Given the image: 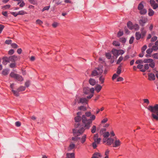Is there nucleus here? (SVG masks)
<instances>
[{
  "instance_id": "nucleus-20",
  "label": "nucleus",
  "mask_w": 158,
  "mask_h": 158,
  "mask_svg": "<svg viewBox=\"0 0 158 158\" xmlns=\"http://www.w3.org/2000/svg\"><path fill=\"white\" fill-rule=\"evenodd\" d=\"M144 3V2L142 1L139 4L138 7V9L139 10H140L143 9L144 6L143 4Z\"/></svg>"
},
{
  "instance_id": "nucleus-39",
  "label": "nucleus",
  "mask_w": 158,
  "mask_h": 158,
  "mask_svg": "<svg viewBox=\"0 0 158 158\" xmlns=\"http://www.w3.org/2000/svg\"><path fill=\"white\" fill-rule=\"evenodd\" d=\"M12 92L13 93L14 95L16 96H19V92L17 90V91H15L13 89L11 90Z\"/></svg>"
},
{
  "instance_id": "nucleus-38",
  "label": "nucleus",
  "mask_w": 158,
  "mask_h": 158,
  "mask_svg": "<svg viewBox=\"0 0 158 158\" xmlns=\"http://www.w3.org/2000/svg\"><path fill=\"white\" fill-rule=\"evenodd\" d=\"M123 60V56H120L116 64H119Z\"/></svg>"
},
{
  "instance_id": "nucleus-37",
  "label": "nucleus",
  "mask_w": 158,
  "mask_h": 158,
  "mask_svg": "<svg viewBox=\"0 0 158 158\" xmlns=\"http://www.w3.org/2000/svg\"><path fill=\"white\" fill-rule=\"evenodd\" d=\"M92 75L93 76H96L99 74L98 73L97 71L95 69L92 71Z\"/></svg>"
},
{
  "instance_id": "nucleus-10",
  "label": "nucleus",
  "mask_w": 158,
  "mask_h": 158,
  "mask_svg": "<svg viewBox=\"0 0 158 158\" xmlns=\"http://www.w3.org/2000/svg\"><path fill=\"white\" fill-rule=\"evenodd\" d=\"M102 156L99 152H95L91 158H101Z\"/></svg>"
},
{
  "instance_id": "nucleus-1",
  "label": "nucleus",
  "mask_w": 158,
  "mask_h": 158,
  "mask_svg": "<svg viewBox=\"0 0 158 158\" xmlns=\"http://www.w3.org/2000/svg\"><path fill=\"white\" fill-rule=\"evenodd\" d=\"M106 143V144L108 146L112 145V146L114 148L119 147L122 144L121 141L117 138H115L114 139L111 138H108Z\"/></svg>"
},
{
  "instance_id": "nucleus-53",
  "label": "nucleus",
  "mask_w": 158,
  "mask_h": 158,
  "mask_svg": "<svg viewBox=\"0 0 158 158\" xmlns=\"http://www.w3.org/2000/svg\"><path fill=\"white\" fill-rule=\"evenodd\" d=\"M152 57L155 59H158V53H154L152 55Z\"/></svg>"
},
{
  "instance_id": "nucleus-42",
  "label": "nucleus",
  "mask_w": 158,
  "mask_h": 158,
  "mask_svg": "<svg viewBox=\"0 0 158 158\" xmlns=\"http://www.w3.org/2000/svg\"><path fill=\"white\" fill-rule=\"evenodd\" d=\"M149 63V65L151 67L153 68L155 67V64L153 60L152 61H151Z\"/></svg>"
},
{
  "instance_id": "nucleus-26",
  "label": "nucleus",
  "mask_w": 158,
  "mask_h": 158,
  "mask_svg": "<svg viewBox=\"0 0 158 158\" xmlns=\"http://www.w3.org/2000/svg\"><path fill=\"white\" fill-rule=\"evenodd\" d=\"M74 119L75 122H78L81 121L82 118L80 116H77L74 118Z\"/></svg>"
},
{
  "instance_id": "nucleus-51",
  "label": "nucleus",
  "mask_w": 158,
  "mask_h": 158,
  "mask_svg": "<svg viewBox=\"0 0 158 158\" xmlns=\"http://www.w3.org/2000/svg\"><path fill=\"white\" fill-rule=\"evenodd\" d=\"M36 23L39 25H41L43 24V22L40 19H37L36 21Z\"/></svg>"
},
{
  "instance_id": "nucleus-60",
  "label": "nucleus",
  "mask_w": 158,
  "mask_h": 158,
  "mask_svg": "<svg viewBox=\"0 0 158 158\" xmlns=\"http://www.w3.org/2000/svg\"><path fill=\"white\" fill-rule=\"evenodd\" d=\"M4 26L2 24H0V34L1 33L3 30L4 28Z\"/></svg>"
},
{
  "instance_id": "nucleus-23",
  "label": "nucleus",
  "mask_w": 158,
  "mask_h": 158,
  "mask_svg": "<svg viewBox=\"0 0 158 158\" xmlns=\"http://www.w3.org/2000/svg\"><path fill=\"white\" fill-rule=\"evenodd\" d=\"M87 100L85 98H81L80 99L79 101H78V103H86L87 102Z\"/></svg>"
},
{
  "instance_id": "nucleus-27",
  "label": "nucleus",
  "mask_w": 158,
  "mask_h": 158,
  "mask_svg": "<svg viewBox=\"0 0 158 158\" xmlns=\"http://www.w3.org/2000/svg\"><path fill=\"white\" fill-rule=\"evenodd\" d=\"M133 29H134L135 30L137 31L139 30V25L137 24H135L133 26V27H132Z\"/></svg>"
},
{
  "instance_id": "nucleus-16",
  "label": "nucleus",
  "mask_w": 158,
  "mask_h": 158,
  "mask_svg": "<svg viewBox=\"0 0 158 158\" xmlns=\"http://www.w3.org/2000/svg\"><path fill=\"white\" fill-rule=\"evenodd\" d=\"M136 39L138 40H139L141 38H142V35L139 32H136L135 34Z\"/></svg>"
},
{
  "instance_id": "nucleus-63",
  "label": "nucleus",
  "mask_w": 158,
  "mask_h": 158,
  "mask_svg": "<svg viewBox=\"0 0 158 158\" xmlns=\"http://www.w3.org/2000/svg\"><path fill=\"white\" fill-rule=\"evenodd\" d=\"M14 51L13 49H10L8 52V54L10 55H12L14 54Z\"/></svg>"
},
{
  "instance_id": "nucleus-2",
  "label": "nucleus",
  "mask_w": 158,
  "mask_h": 158,
  "mask_svg": "<svg viewBox=\"0 0 158 158\" xmlns=\"http://www.w3.org/2000/svg\"><path fill=\"white\" fill-rule=\"evenodd\" d=\"M148 109L151 112L155 113H152V115L153 119L158 121V104H156L153 106H148Z\"/></svg>"
},
{
  "instance_id": "nucleus-46",
  "label": "nucleus",
  "mask_w": 158,
  "mask_h": 158,
  "mask_svg": "<svg viewBox=\"0 0 158 158\" xmlns=\"http://www.w3.org/2000/svg\"><path fill=\"white\" fill-rule=\"evenodd\" d=\"M106 56L107 59H110L111 58V55L110 53H106Z\"/></svg>"
},
{
  "instance_id": "nucleus-14",
  "label": "nucleus",
  "mask_w": 158,
  "mask_h": 158,
  "mask_svg": "<svg viewBox=\"0 0 158 158\" xmlns=\"http://www.w3.org/2000/svg\"><path fill=\"white\" fill-rule=\"evenodd\" d=\"M141 34L142 35V38L144 37L146 34V31L144 27H142L141 29Z\"/></svg>"
},
{
  "instance_id": "nucleus-8",
  "label": "nucleus",
  "mask_w": 158,
  "mask_h": 158,
  "mask_svg": "<svg viewBox=\"0 0 158 158\" xmlns=\"http://www.w3.org/2000/svg\"><path fill=\"white\" fill-rule=\"evenodd\" d=\"M150 3L151 6L154 9H156L158 8V4L156 3L154 0H150Z\"/></svg>"
},
{
  "instance_id": "nucleus-62",
  "label": "nucleus",
  "mask_w": 158,
  "mask_h": 158,
  "mask_svg": "<svg viewBox=\"0 0 158 158\" xmlns=\"http://www.w3.org/2000/svg\"><path fill=\"white\" fill-rule=\"evenodd\" d=\"M110 151L108 149H107L105 153V156H109L108 155Z\"/></svg>"
},
{
  "instance_id": "nucleus-32",
  "label": "nucleus",
  "mask_w": 158,
  "mask_h": 158,
  "mask_svg": "<svg viewBox=\"0 0 158 158\" xmlns=\"http://www.w3.org/2000/svg\"><path fill=\"white\" fill-rule=\"evenodd\" d=\"M122 65H120L118 68L117 73L118 75H119L121 73Z\"/></svg>"
},
{
  "instance_id": "nucleus-12",
  "label": "nucleus",
  "mask_w": 158,
  "mask_h": 158,
  "mask_svg": "<svg viewBox=\"0 0 158 158\" xmlns=\"http://www.w3.org/2000/svg\"><path fill=\"white\" fill-rule=\"evenodd\" d=\"M102 88V87L100 85H97L95 87V89L97 93H99Z\"/></svg>"
},
{
  "instance_id": "nucleus-6",
  "label": "nucleus",
  "mask_w": 158,
  "mask_h": 158,
  "mask_svg": "<svg viewBox=\"0 0 158 158\" xmlns=\"http://www.w3.org/2000/svg\"><path fill=\"white\" fill-rule=\"evenodd\" d=\"M85 129L83 127H81L78 130L74 129L73 131L75 136H78L83 134Z\"/></svg>"
},
{
  "instance_id": "nucleus-50",
  "label": "nucleus",
  "mask_w": 158,
  "mask_h": 158,
  "mask_svg": "<svg viewBox=\"0 0 158 158\" xmlns=\"http://www.w3.org/2000/svg\"><path fill=\"white\" fill-rule=\"evenodd\" d=\"M12 48H16L18 47V45L15 43H13L11 44Z\"/></svg>"
},
{
  "instance_id": "nucleus-15",
  "label": "nucleus",
  "mask_w": 158,
  "mask_h": 158,
  "mask_svg": "<svg viewBox=\"0 0 158 158\" xmlns=\"http://www.w3.org/2000/svg\"><path fill=\"white\" fill-rule=\"evenodd\" d=\"M148 79L150 80H154L155 79L154 75L152 73H150L148 74Z\"/></svg>"
},
{
  "instance_id": "nucleus-7",
  "label": "nucleus",
  "mask_w": 158,
  "mask_h": 158,
  "mask_svg": "<svg viewBox=\"0 0 158 158\" xmlns=\"http://www.w3.org/2000/svg\"><path fill=\"white\" fill-rule=\"evenodd\" d=\"M9 60L11 62H15L18 60L20 59V57H18L17 56L14 55L9 57Z\"/></svg>"
},
{
  "instance_id": "nucleus-13",
  "label": "nucleus",
  "mask_w": 158,
  "mask_h": 158,
  "mask_svg": "<svg viewBox=\"0 0 158 158\" xmlns=\"http://www.w3.org/2000/svg\"><path fill=\"white\" fill-rule=\"evenodd\" d=\"M103 66H99L98 67L96 68V69L99 75H101L103 72V70H102Z\"/></svg>"
},
{
  "instance_id": "nucleus-25",
  "label": "nucleus",
  "mask_w": 158,
  "mask_h": 158,
  "mask_svg": "<svg viewBox=\"0 0 158 158\" xmlns=\"http://www.w3.org/2000/svg\"><path fill=\"white\" fill-rule=\"evenodd\" d=\"M9 59V57L8 58L5 57L3 59V63L4 64L6 65L7 64V63L10 62V61Z\"/></svg>"
},
{
  "instance_id": "nucleus-52",
  "label": "nucleus",
  "mask_w": 158,
  "mask_h": 158,
  "mask_svg": "<svg viewBox=\"0 0 158 158\" xmlns=\"http://www.w3.org/2000/svg\"><path fill=\"white\" fill-rule=\"evenodd\" d=\"M101 140V139L100 138H97L96 139H95L94 140V141L97 144H98L99 143L100 141Z\"/></svg>"
},
{
  "instance_id": "nucleus-54",
  "label": "nucleus",
  "mask_w": 158,
  "mask_h": 158,
  "mask_svg": "<svg viewBox=\"0 0 158 158\" xmlns=\"http://www.w3.org/2000/svg\"><path fill=\"white\" fill-rule=\"evenodd\" d=\"M143 102L145 103H146L147 105H148L149 103V101L148 99H143Z\"/></svg>"
},
{
  "instance_id": "nucleus-55",
  "label": "nucleus",
  "mask_w": 158,
  "mask_h": 158,
  "mask_svg": "<svg viewBox=\"0 0 158 158\" xmlns=\"http://www.w3.org/2000/svg\"><path fill=\"white\" fill-rule=\"evenodd\" d=\"M118 51L119 55H123L125 52L122 49L118 50Z\"/></svg>"
},
{
  "instance_id": "nucleus-31",
  "label": "nucleus",
  "mask_w": 158,
  "mask_h": 158,
  "mask_svg": "<svg viewBox=\"0 0 158 158\" xmlns=\"http://www.w3.org/2000/svg\"><path fill=\"white\" fill-rule=\"evenodd\" d=\"M25 89V87L23 86H21L19 87L17 89L18 92H21L24 91Z\"/></svg>"
},
{
  "instance_id": "nucleus-61",
  "label": "nucleus",
  "mask_w": 158,
  "mask_h": 158,
  "mask_svg": "<svg viewBox=\"0 0 158 158\" xmlns=\"http://www.w3.org/2000/svg\"><path fill=\"white\" fill-rule=\"evenodd\" d=\"M90 120H91V121L94 120L95 119L96 117L94 115H91L90 117Z\"/></svg>"
},
{
  "instance_id": "nucleus-30",
  "label": "nucleus",
  "mask_w": 158,
  "mask_h": 158,
  "mask_svg": "<svg viewBox=\"0 0 158 158\" xmlns=\"http://www.w3.org/2000/svg\"><path fill=\"white\" fill-rule=\"evenodd\" d=\"M154 11L151 9H149L148 10V14L149 16H152L154 14Z\"/></svg>"
},
{
  "instance_id": "nucleus-9",
  "label": "nucleus",
  "mask_w": 158,
  "mask_h": 158,
  "mask_svg": "<svg viewBox=\"0 0 158 158\" xmlns=\"http://www.w3.org/2000/svg\"><path fill=\"white\" fill-rule=\"evenodd\" d=\"M76 146L75 144L73 142H70L69 145V147L68 148V151H70L72 150H73L75 148Z\"/></svg>"
},
{
  "instance_id": "nucleus-4",
  "label": "nucleus",
  "mask_w": 158,
  "mask_h": 158,
  "mask_svg": "<svg viewBox=\"0 0 158 158\" xmlns=\"http://www.w3.org/2000/svg\"><path fill=\"white\" fill-rule=\"evenodd\" d=\"M94 89L93 88L89 89L88 87H85L83 89V92L86 94H90L87 97L88 99H90L94 96Z\"/></svg>"
},
{
  "instance_id": "nucleus-58",
  "label": "nucleus",
  "mask_w": 158,
  "mask_h": 158,
  "mask_svg": "<svg viewBox=\"0 0 158 158\" xmlns=\"http://www.w3.org/2000/svg\"><path fill=\"white\" fill-rule=\"evenodd\" d=\"M137 68L139 69H140V70L142 69H143V65H142V64H138L137 66Z\"/></svg>"
},
{
  "instance_id": "nucleus-28",
  "label": "nucleus",
  "mask_w": 158,
  "mask_h": 158,
  "mask_svg": "<svg viewBox=\"0 0 158 158\" xmlns=\"http://www.w3.org/2000/svg\"><path fill=\"white\" fill-rule=\"evenodd\" d=\"M15 79L20 81H23V77L21 76L18 74Z\"/></svg>"
},
{
  "instance_id": "nucleus-57",
  "label": "nucleus",
  "mask_w": 158,
  "mask_h": 158,
  "mask_svg": "<svg viewBox=\"0 0 158 158\" xmlns=\"http://www.w3.org/2000/svg\"><path fill=\"white\" fill-rule=\"evenodd\" d=\"M10 67L11 68H15L16 67V64L15 63H11L10 65Z\"/></svg>"
},
{
  "instance_id": "nucleus-21",
  "label": "nucleus",
  "mask_w": 158,
  "mask_h": 158,
  "mask_svg": "<svg viewBox=\"0 0 158 158\" xmlns=\"http://www.w3.org/2000/svg\"><path fill=\"white\" fill-rule=\"evenodd\" d=\"M127 27L130 30H132L133 25L131 21H129L127 22Z\"/></svg>"
},
{
  "instance_id": "nucleus-17",
  "label": "nucleus",
  "mask_w": 158,
  "mask_h": 158,
  "mask_svg": "<svg viewBox=\"0 0 158 158\" xmlns=\"http://www.w3.org/2000/svg\"><path fill=\"white\" fill-rule=\"evenodd\" d=\"M147 19H141L139 21V23L140 25L143 26L144 24L147 22Z\"/></svg>"
},
{
  "instance_id": "nucleus-19",
  "label": "nucleus",
  "mask_w": 158,
  "mask_h": 158,
  "mask_svg": "<svg viewBox=\"0 0 158 158\" xmlns=\"http://www.w3.org/2000/svg\"><path fill=\"white\" fill-rule=\"evenodd\" d=\"M65 158H75L74 153H67L66 154V157Z\"/></svg>"
},
{
  "instance_id": "nucleus-5",
  "label": "nucleus",
  "mask_w": 158,
  "mask_h": 158,
  "mask_svg": "<svg viewBox=\"0 0 158 158\" xmlns=\"http://www.w3.org/2000/svg\"><path fill=\"white\" fill-rule=\"evenodd\" d=\"M106 129L105 128H101L100 131V134L103 135L104 138L103 139V143H106L108 140V137L110 135V133L108 132H106Z\"/></svg>"
},
{
  "instance_id": "nucleus-41",
  "label": "nucleus",
  "mask_w": 158,
  "mask_h": 158,
  "mask_svg": "<svg viewBox=\"0 0 158 158\" xmlns=\"http://www.w3.org/2000/svg\"><path fill=\"white\" fill-rule=\"evenodd\" d=\"M96 127L95 126H93L92 127L91 131L92 133H94L96 131Z\"/></svg>"
},
{
  "instance_id": "nucleus-47",
  "label": "nucleus",
  "mask_w": 158,
  "mask_h": 158,
  "mask_svg": "<svg viewBox=\"0 0 158 158\" xmlns=\"http://www.w3.org/2000/svg\"><path fill=\"white\" fill-rule=\"evenodd\" d=\"M108 120V118H103L101 122V123H106Z\"/></svg>"
},
{
  "instance_id": "nucleus-22",
  "label": "nucleus",
  "mask_w": 158,
  "mask_h": 158,
  "mask_svg": "<svg viewBox=\"0 0 158 158\" xmlns=\"http://www.w3.org/2000/svg\"><path fill=\"white\" fill-rule=\"evenodd\" d=\"M89 83L92 85H95L96 83L95 80L92 78H90L89 80Z\"/></svg>"
},
{
  "instance_id": "nucleus-40",
  "label": "nucleus",
  "mask_w": 158,
  "mask_h": 158,
  "mask_svg": "<svg viewBox=\"0 0 158 158\" xmlns=\"http://www.w3.org/2000/svg\"><path fill=\"white\" fill-rule=\"evenodd\" d=\"M27 14V13L23 10L20 11L18 12L19 15H24Z\"/></svg>"
},
{
  "instance_id": "nucleus-3",
  "label": "nucleus",
  "mask_w": 158,
  "mask_h": 158,
  "mask_svg": "<svg viewBox=\"0 0 158 158\" xmlns=\"http://www.w3.org/2000/svg\"><path fill=\"white\" fill-rule=\"evenodd\" d=\"M82 121L85 129H89L92 124V121L90 119H87L85 115L82 116Z\"/></svg>"
},
{
  "instance_id": "nucleus-56",
  "label": "nucleus",
  "mask_w": 158,
  "mask_h": 158,
  "mask_svg": "<svg viewBox=\"0 0 158 158\" xmlns=\"http://www.w3.org/2000/svg\"><path fill=\"white\" fill-rule=\"evenodd\" d=\"M58 24L57 23L54 22L52 24V26L53 27L55 28L58 26Z\"/></svg>"
},
{
  "instance_id": "nucleus-34",
  "label": "nucleus",
  "mask_w": 158,
  "mask_h": 158,
  "mask_svg": "<svg viewBox=\"0 0 158 158\" xmlns=\"http://www.w3.org/2000/svg\"><path fill=\"white\" fill-rule=\"evenodd\" d=\"M152 61V59H146L143 60L144 63H150Z\"/></svg>"
},
{
  "instance_id": "nucleus-24",
  "label": "nucleus",
  "mask_w": 158,
  "mask_h": 158,
  "mask_svg": "<svg viewBox=\"0 0 158 158\" xmlns=\"http://www.w3.org/2000/svg\"><path fill=\"white\" fill-rule=\"evenodd\" d=\"M149 65L148 64H146L144 65V69H142L140 71L142 72H144L146 70L148 69L149 68Z\"/></svg>"
},
{
  "instance_id": "nucleus-43",
  "label": "nucleus",
  "mask_w": 158,
  "mask_h": 158,
  "mask_svg": "<svg viewBox=\"0 0 158 158\" xmlns=\"http://www.w3.org/2000/svg\"><path fill=\"white\" fill-rule=\"evenodd\" d=\"M8 71L7 69L3 70L2 71V74L4 75H6L8 74Z\"/></svg>"
},
{
  "instance_id": "nucleus-44",
  "label": "nucleus",
  "mask_w": 158,
  "mask_h": 158,
  "mask_svg": "<svg viewBox=\"0 0 158 158\" xmlns=\"http://www.w3.org/2000/svg\"><path fill=\"white\" fill-rule=\"evenodd\" d=\"M144 63L143 60H136L135 62V63L137 64H142Z\"/></svg>"
},
{
  "instance_id": "nucleus-45",
  "label": "nucleus",
  "mask_w": 158,
  "mask_h": 158,
  "mask_svg": "<svg viewBox=\"0 0 158 158\" xmlns=\"http://www.w3.org/2000/svg\"><path fill=\"white\" fill-rule=\"evenodd\" d=\"M79 110L85 111L86 110V108L83 106H81L78 107Z\"/></svg>"
},
{
  "instance_id": "nucleus-36",
  "label": "nucleus",
  "mask_w": 158,
  "mask_h": 158,
  "mask_svg": "<svg viewBox=\"0 0 158 158\" xmlns=\"http://www.w3.org/2000/svg\"><path fill=\"white\" fill-rule=\"evenodd\" d=\"M112 44L115 46H118L120 45L119 43L116 41H114L113 42Z\"/></svg>"
},
{
  "instance_id": "nucleus-33",
  "label": "nucleus",
  "mask_w": 158,
  "mask_h": 158,
  "mask_svg": "<svg viewBox=\"0 0 158 158\" xmlns=\"http://www.w3.org/2000/svg\"><path fill=\"white\" fill-rule=\"evenodd\" d=\"M99 80L101 82V84H103L104 82L105 77L102 76L100 77Z\"/></svg>"
},
{
  "instance_id": "nucleus-18",
  "label": "nucleus",
  "mask_w": 158,
  "mask_h": 158,
  "mask_svg": "<svg viewBox=\"0 0 158 158\" xmlns=\"http://www.w3.org/2000/svg\"><path fill=\"white\" fill-rule=\"evenodd\" d=\"M86 135L85 134L80 139V142L82 144H83L86 141Z\"/></svg>"
},
{
  "instance_id": "nucleus-64",
  "label": "nucleus",
  "mask_w": 158,
  "mask_h": 158,
  "mask_svg": "<svg viewBox=\"0 0 158 158\" xmlns=\"http://www.w3.org/2000/svg\"><path fill=\"white\" fill-rule=\"evenodd\" d=\"M12 41L11 40H6L5 42V44H10L11 43Z\"/></svg>"
},
{
  "instance_id": "nucleus-35",
  "label": "nucleus",
  "mask_w": 158,
  "mask_h": 158,
  "mask_svg": "<svg viewBox=\"0 0 158 158\" xmlns=\"http://www.w3.org/2000/svg\"><path fill=\"white\" fill-rule=\"evenodd\" d=\"M140 10V13L141 15L145 14L147 12V10L144 9H143Z\"/></svg>"
},
{
  "instance_id": "nucleus-59",
  "label": "nucleus",
  "mask_w": 158,
  "mask_h": 158,
  "mask_svg": "<svg viewBox=\"0 0 158 158\" xmlns=\"http://www.w3.org/2000/svg\"><path fill=\"white\" fill-rule=\"evenodd\" d=\"M134 39V37L133 36L131 37L130 38V39L129 41V43L130 44H132L133 43Z\"/></svg>"
},
{
  "instance_id": "nucleus-29",
  "label": "nucleus",
  "mask_w": 158,
  "mask_h": 158,
  "mask_svg": "<svg viewBox=\"0 0 158 158\" xmlns=\"http://www.w3.org/2000/svg\"><path fill=\"white\" fill-rule=\"evenodd\" d=\"M18 74L15 73L14 72H11L10 74V76L16 79Z\"/></svg>"
},
{
  "instance_id": "nucleus-11",
  "label": "nucleus",
  "mask_w": 158,
  "mask_h": 158,
  "mask_svg": "<svg viewBox=\"0 0 158 158\" xmlns=\"http://www.w3.org/2000/svg\"><path fill=\"white\" fill-rule=\"evenodd\" d=\"M111 52L113 55L116 57H117L119 56L118 50L113 49Z\"/></svg>"
},
{
  "instance_id": "nucleus-49",
  "label": "nucleus",
  "mask_w": 158,
  "mask_h": 158,
  "mask_svg": "<svg viewBox=\"0 0 158 158\" xmlns=\"http://www.w3.org/2000/svg\"><path fill=\"white\" fill-rule=\"evenodd\" d=\"M123 31H119L117 34V36L118 37H119L122 35H123Z\"/></svg>"
},
{
  "instance_id": "nucleus-48",
  "label": "nucleus",
  "mask_w": 158,
  "mask_h": 158,
  "mask_svg": "<svg viewBox=\"0 0 158 158\" xmlns=\"http://www.w3.org/2000/svg\"><path fill=\"white\" fill-rule=\"evenodd\" d=\"M153 51V49L152 48H149L146 51V53L147 54H151Z\"/></svg>"
}]
</instances>
